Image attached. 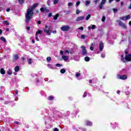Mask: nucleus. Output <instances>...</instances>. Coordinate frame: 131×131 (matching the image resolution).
Returning a JSON list of instances; mask_svg holds the SVG:
<instances>
[{"label":"nucleus","mask_w":131,"mask_h":131,"mask_svg":"<svg viewBox=\"0 0 131 131\" xmlns=\"http://www.w3.org/2000/svg\"><path fill=\"white\" fill-rule=\"evenodd\" d=\"M37 6H38V3H35L31 8H29L27 10V14L25 15L26 23H29L30 20L33 18V15H34L33 10L35 9L36 7H37Z\"/></svg>","instance_id":"f257e3e1"},{"label":"nucleus","mask_w":131,"mask_h":131,"mask_svg":"<svg viewBox=\"0 0 131 131\" xmlns=\"http://www.w3.org/2000/svg\"><path fill=\"white\" fill-rule=\"evenodd\" d=\"M48 28V25H45V29H43L44 32L45 33L47 34L48 35H51V28H52L51 26H49L48 27V29L47 30V29Z\"/></svg>","instance_id":"f03ea898"},{"label":"nucleus","mask_w":131,"mask_h":131,"mask_svg":"<svg viewBox=\"0 0 131 131\" xmlns=\"http://www.w3.org/2000/svg\"><path fill=\"white\" fill-rule=\"evenodd\" d=\"M60 29L61 30H62V31L67 32L69 31V30H70L71 28H70V27H69V26L66 25L61 27Z\"/></svg>","instance_id":"7ed1b4c3"},{"label":"nucleus","mask_w":131,"mask_h":131,"mask_svg":"<svg viewBox=\"0 0 131 131\" xmlns=\"http://www.w3.org/2000/svg\"><path fill=\"white\" fill-rule=\"evenodd\" d=\"M81 49H82V56H86V54H88V51L86 50V49H85V47L82 46L81 47Z\"/></svg>","instance_id":"20e7f679"},{"label":"nucleus","mask_w":131,"mask_h":131,"mask_svg":"<svg viewBox=\"0 0 131 131\" xmlns=\"http://www.w3.org/2000/svg\"><path fill=\"white\" fill-rule=\"evenodd\" d=\"M40 12H43V13H49V12H50V10H49V9L47 8V7L41 8L40 9Z\"/></svg>","instance_id":"39448f33"},{"label":"nucleus","mask_w":131,"mask_h":131,"mask_svg":"<svg viewBox=\"0 0 131 131\" xmlns=\"http://www.w3.org/2000/svg\"><path fill=\"white\" fill-rule=\"evenodd\" d=\"M117 22L119 23V25L121 26V27H122V28H126V26H125V24H124L122 21L117 20Z\"/></svg>","instance_id":"423d86ee"},{"label":"nucleus","mask_w":131,"mask_h":131,"mask_svg":"<svg viewBox=\"0 0 131 131\" xmlns=\"http://www.w3.org/2000/svg\"><path fill=\"white\" fill-rule=\"evenodd\" d=\"M118 78H119V79H122V80H124L127 79V76H126V75H124L122 76L119 75L118 76Z\"/></svg>","instance_id":"0eeeda50"},{"label":"nucleus","mask_w":131,"mask_h":131,"mask_svg":"<svg viewBox=\"0 0 131 131\" xmlns=\"http://www.w3.org/2000/svg\"><path fill=\"white\" fill-rule=\"evenodd\" d=\"M125 60L126 61H128V62H130V61H131V54L125 55Z\"/></svg>","instance_id":"6e6552de"},{"label":"nucleus","mask_w":131,"mask_h":131,"mask_svg":"<svg viewBox=\"0 0 131 131\" xmlns=\"http://www.w3.org/2000/svg\"><path fill=\"white\" fill-rule=\"evenodd\" d=\"M103 49H104V43H103L102 41H100L99 43V50L100 52L103 51Z\"/></svg>","instance_id":"1a4fd4ad"},{"label":"nucleus","mask_w":131,"mask_h":131,"mask_svg":"<svg viewBox=\"0 0 131 131\" xmlns=\"http://www.w3.org/2000/svg\"><path fill=\"white\" fill-rule=\"evenodd\" d=\"M84 19V16H79L76 19V21L77 22H79V21H82Z\"/></svg>","instance_id":"9d476101"},{"label":"nucleus","mask_w":131,"mask_h":131,"mask_svg":"<svg viewBox=\"0 0 131 131\" xmlns=\"http://www.w3.org/2000/svg\"><path fill=\"white\" fill-rule=\"evenodd\" d=\"M19 70H20V67H19L18 66H16L14 68V71H15V72H18Z\"/></svg>","instance_id":"9b49d317"},{"label":"nucleus","mask_w":131,"mask_h":131,"mask_svg":"<svg viewBox=\"0 0 131 131\" xmlns=\"http://www.w3.org/2000/svg\"><path fill=\"white\" fill-rule=\"evenodd\" d=\"M62 58L63 59V60H64V61H67L69 59V57L67 56H63L62 57Z\"/></svg>","instance_id":"f8f14e48"},{"label":"nucleus","mask_w":131,"mask_h":131,"mask_svg":"<svg viewBox=\"0 0 131 131\" xmlns=\"http://www.w3.org/2000/svg\"><path fill=\"white\" fill-rule=\"evenodd\" d=\"M85 122H86V125L92 126V122L90 121H86Z\"/></svg>","instance_id":"ddd939ff"},{"label":"nucleus","mask_w":131,"mask_h":131,"mask_svg":"<svg viewBox=\"0 0 131 131\" xmlns=\"http://www.w3.org/2000/svg\"><path fill=\"white\" fill-rule=\"evenodd\" d=\"M59 16H60V14H59L58 13H57L54 16L53 19L57 20V19H58V17H59Z\"/></svg>","instance_id":"4468645a"},{"label":"nucleus","mask_w":131,"mask_h":131,"mask_svg":"<svg viewBox=\"0 0 131 131\" xmlns=\"http://www.w3.org/2000/svg\"><path fill=\"white\" fill-rule=\"evenodd\" d=\"M48 100L49 101H53L54 100V96H50L48 97Z\"/></svg>","instance_id":"2eb2a0df"},{"label":"nucleus","mask_w":131,"mask_h":131,"mask_svg":"<svg viewBox=\"0 0 131 131\" xmlns=\"http://www.w3.org/2000/svg\"><path fill=\"white\" fill-rule=\"evenodd\" d=\"M7 74H8L9 75H12V74H13V72H12V70L9 69V70L7 71Z\"/></svg>","instance_id":"dca6fc26"},{"label":"nucleus","mask_w":131,"mask_h":131,"mask_svg":"<svg viewBox=\"0 0 131 131\" xmlns=\"http://www.w3.org/2000/svg\"><path fill=\"white\" fill-rule=\"evenodd\" d=\"M13 57L15 60H18V59H19V56L18 55V54H14Z\"/></svg>","instance_id":"f3484780"},{"label":"nucleus","mask_w":131,"mask_h":131,"mask_svg":"<svg viewBox=\"0 0 131 131\" xmlns=\"http://www.w3.org/2000/svg\"><path fill=\"white\" fill-rule=\"evenodd\" d=\"M0 72L1 73V74H6V71H5V70L4 69V68H2L1 69Z\"/></svg>","instance_id":"a211bd4d"},{"label":"nucleus","mask_w":131,"mask_h":131,"mask_svg":"<svg viewBox=\"0 0 131 131\" xmlns=\"http://www.w3.org/2000/svg\"><path fill=\"white\" fill-rule=\"evenodd\" d=\"M0 39L2 40V41H4V42H7V40L4 37H1Z\"/></svg>","instance_id":"6ab92c4d"},{"label":"nucleus","mask_w":131,"mask_h":131,"mask_svg":"<svg viewBox=\"0 0 131 131\" xmlns=\"http://www.w3.org/2000/svg\"><path fill=\"white\" fill-rule=\"evenodd\" d=\"M84 60L85 62H90V60H91V59L88 56H86L84 58Z\"/></svg>","instance_id":"aec40b11"},{"label":"nucleus","mask_w":131,"mask_h":131,"mask_svg":"<svg viewBox=\"0 0 131 131\" xmlns=\"http://www.w3.org/2000/svg\"><path fill=\"white\" fill-rule=\"evenodd\" d=\"M65 72H66V70H65V69H61L60 70V73H61V74H64Z\"/></svg>","instance_id":"412c9836"},{"label":"nucleus","mask_w":131,"mask_h":131,"mask_svg":"<svg viewBox=\"0 0 131 131\" xmlns=\"http://www.w3.org/2000/svg\"><path fill=\"white\" fill-rule=\"evenodd\" d=\"M118 127V125L116 123H115L114 124H113V128H114V129H115V128H116V127Z\"/></svg>","instance_id":"4be33fe9"},{"label":"nucleus","mask_w":131,"mask_h":131,"mask_svg":"<svg viewBox=\"0 0 131 131\" xmlns=\"http://www.w3.org/2000/svg\"><path fill=\"white\" fill-rule=\"evenodd\" d=\"M42 32V31L40 30H38L36 32L35 35H37V34H41V33Z\"/></svg>","instance_id":"5701e85b"},{"label":"nucleus","mask_w":131,"mask_h":131,"mask_svg":"<svg viewBox=\"0 0 131 131\" xmlns=\"http://www.w3.org/2000/svg\"><path fill=\"white\" fill-rule=\"evenodd\" d=\"M28 64H32V59L30 58L28 60Z\"/></svg>","instance_id":"b1692460"},{"label":"nucleus","mask_w":131,"mask_h":131,"mask_svg":"<svg viewBox=\"0 0 131 131\" xmlns=\"http://www.w3.org/2000/svg\"><path fill=\"white\" fill-rule=\"evenodd\" d=\"M3 24H6V25H10V23H8V20H4L3 21Z\"/></svg>","instance_id":"393cba45"},{"label":"nucleus","mask_w":131,"mask_h":131,"mask_svg":"<svg viewBox=\"0 0 131 131\" xmlns=\"http://www.w3.org/2000/svg\"><path fill=\"white\" fill-rule=\"evenodd\" d=\"M104 4H102V3H100V4L99 6V9H100V10H102V9H103V6Z\"/></svg>","instance_id":"a878e982"},{"label":"nucleus","mask_w":131,"mask_h":131,"mask_svg":"<svg viewBox=\"0 0 131 131\" xmlns=\"http://www.w3.org/2000/svg\"><path fill=\"white\" fill-rule=\"evenodd\" d=\"M47 62H50V61H52V58L51 57H48L47 58Z\"/></svg>","instance_id":"bb28decb"},{"label":"nucleus","mask_w":131,"mask_h":131,"mask_svg":"<svg viewBox=\"0 0 131 131\" xmlns=\"http://www.w3.org/2000/svg\"><path fill=\"white\" fill-rule=\"evenodd\" d=\"M125 20H128V19L130 18V15H128L125 16Z\"/></svg>","instance_id":"cd10ccee"},{"label":"nucleus","mask_w":131,"mask_h":131,"mask_svg":"<svg viewBox=\"0 0 131 131\" xmlns=\"http://www.w3.org/2000/svg\"><path fill=\"white\" fill-rule=\"evenodd\" d=\"M86 96H88V92H85L83 95V98H85L86 97Z\"/></svg>","instance_id":"c85d7f7f"},{"label":"nucleus","mask_w":131,"mask_h":131,"mask_svg":"<svg viewBox=\"0 0 131 131\" xmlns=\"http://www.w3.org/2000/svg\"><path fill=\"white\" fill-rule=\"evenodd\" d=\"M18 3L20 5H23V4H24V0H18Z\"/></svg>","instance_id":"c756f323"},{"label":"nucleus","mask_w":131,"mask_h":131,"mask_svg":"<svg viewBox=\"0 0 131 131\" xmlns=\"http://www.w3.org/2000/svg\"><path fill=\"white\" fill-rule=\"evenodd\" d=\"M59 3V0H54L53 4L54 5H57Z\"/></svg>","instance_id":"7c9ffc66"},{"label":"nucleus","mask_w":131,"mask_h":131,"mask_svg":"<svg viewBox=\"0 0 131 131\" xmlns=\"http://www.w3.org/2000/svg\"><path fill=\"white\" fill-rule=\"evenodd\" d=\"M91 18V14H88L86 17V20H89Z\"/></svg>","instance_id":"2f4dec72"},{"label":"nucleus","mask_w":131,"mask_h":131,"mask_svg":"<svg viewBox=\"0 0 131 131\" xmlns=\"http://www.w3.org/2000/svg\"><path fill=\"white\" fill-rule=\"evenodd\" d=\"M120 20H123V21L125 20V16L120 17Z\"/></svg>","instance_id":"473e14b6"},{"label":"nucleus","mask_w":131,"mask_h":131,"mask_svg":"<svg viewBox=\"0 0 131 131\" xmlns=\"http://www.w3.org/2000/svg\"><path fill=\"white\" fill-rule=\"evenodd\" d=\"M86 36H85V35H81V38L82 39H85Z\"/></svg>","instance_id":"72a5a7b5"},{"label":"nucleus","mask_w":131,"mask_h":131,"mask_svg":"<svg viewBox=\"0 0 131 131\" xmlns=\"http://www.w3.org/2000/svg\"><path fill=\"white\" fill-rule=\"evenodd\" d=\"M55 65L57 67H62V64L60 63H56Z\"/></svg>","instance_id":"f704fd0d"},{"label":"nucleus","mask_w":131,"mask_h":131,"mask_svg":"<svg viewBox=\"0 0 131 131\" xmlns=\"http://www.w3.org/2000/svg\"><path fill=\"white\" fill-rule=\"evenodd\" d=\"M76 77H79V76H80V73H77L75 75Z\"/></svg>","instance_id":"c9c22d12"},{"label":"nucleus","mask_w":131,"mask_h":131,"mask_svg":"<svg viewBox=\"0 0 131 131\" xmlns=\"http://www.w3.org/2000/svg\"><path fill=\"white\" fill-rule=\"evenodd\" d=\"M106 0H102L101 4H102L103 5L105 4L106 3Z\"/></svg>","instance_id":"e433bc0d"},{"label":"nucleus","mask_w":131,"mask_h":131,"mask_svg":"<svg viewBox=\"0 0 131 131\" xmlns=\"http://www.w3.org/2000/svg\"><path fill=\"white\" fill-rule=\"evenodd\" d=\"M105 19H106V17H105V16H103V17H102V19H101V21H102V22H105Z\"/></svg>","instance_id":"4c0bfd02"},{"label":"nucleus","mask_w":131,"mask_h":131,"mask_svg":"<svg viewBox=\"0 0 131 131\" xmlns=\"http://www.w3.org/2000/svg\"><path fill=\"white\" fill-rule=\"evenodd\" d=\"M121 61L123 62V63H125V58H124V57L122 58Z\"/></svg>","instance_id":"58836bf2"},{"label":"nucleus","mask_w":131,"mask_h":131,"mask_svg":"<svg viewBox=\"0 0 131 131\" xmlns=\"http://www.w3.org/2000/svg\"><path fill=\"white\" fill-rule=\"evenodd\" d=\"M100 2V0H94V3L95 4H98Z\"/></svg>","instance_id":"ea45409f"},{"label":"nucleus","mask_w":131,"mask_h":131,"mask_svg":"<svg viewBox=\"0 0 131 131\" xmlns=\"http://www.w3.org/2000/svg\"><path fill=\"white\" fill-rule=\"evenodd\" d=\"M72 5H73V4L71 2L69 3L68 4V7H71V6H72Z\"/></svg>","instance_id":"a19ab883"},{"label":"nucleus","mask_w":131,"mask_h":131,"mask_svg":"<svg viewBox=\"0 0 131 131\" xmlns=\"http://www.w3.org/2000/svg\"><path fill=\"white\" fill-rule=\"evenodd\" d=\"M91 4V2H90V1H86V2H85V5H86V6H88V5H89V4Z\"/></svg>","instance_id":"79ce46f5"},{"label":"nucleus","mask_w":131,"mask_h":131,"mask_svg":"<svg viewBox=\"0 0 131 131\" xmlns=\"http://www.w3.org/2000/svg\"><path fill=\"white\" fill-rule=\"evenodd\" d=\"M76 13L77 15H78V14H79V13H80V11H79V9H77L76 11Z\"/></svg>","instance_id":"37998d69"},{"label":"nucleus","mask_w":131,"mask_h":131,"mask_svg":"<svg viewBox=\"0 0 131 131\" xmlns=\"http://www.w3.org/2000/svg\"><path fill=\"white\" fill-rule=\"evenodd\" d=\"M35 39L37 40V41L39 40V39L37 37V35H35Z\"/></svg>","instance_id":"c03bdc74"},{"label":"nucleus","mask_w":131,"mask_h":131,"mask_svg":"<svg viewBox=\"0 0 131 131\" xmlns=\"http://www.w3.org/2000/svg\"><path fill=\"white\" fill-rule=\"evenodd\" d=\"M80 5V2L77 1V3H76V6H79Z\"/></svg>","instance_id":"a18cd8bd"},{"label":"nucleus","mask_w":131,"mask_h":131,"mask_svg":"<svg viewBox=\"0 0 131 131\" xmlns=\"http://www.w3.org/2000/svg\"><path fill=\"white\" fill-rule=\"evenodd\" d=\"M92 29H95L96 28V25H92V27H91Z\"/></svg>","instance_id":"49530a36"},{"label":"nucleus","mask_w":131,"mask_h":131,"mask_svg":"<svg viewBox=\"0 0 131 131\" xmlns=\"http://www.w3.org/2000/svg\"><path fill=\"white\" fill-rule=\"evenodd\" d=\"M37 24H38L39 25H40V24H41V21L40 20L37 21Z\"/></svg>","instance_id":"de8ad7c7"},{"label":"nucleus","mask_w":131,"mask_h":131,"mask_svg":"<svg viewBox=\"0 0 131 131\" xmlns=\"http://www.w3.org/2000/svg\"><path fill=\"white\" fill-rule=\"evenodd\" d=\"M113 11H114V12H117V9H116V8H114L113 9Z\"/></svg>","instance_id":"09e8293b"},{"label":"nucleus","mask_w":131,"mask_h":131,"mask_svg":"<svg viewBox=\"0 0 131 131\" xmlns=\"http://www.w3.org/2000/svg\"><path fill=\"white\" fill-rule=\"evenodd\" d=\"M78 29H80V30H83V27H80V28H78Z\"/></svg>","instance_id":"8fccbe9b"},{"label":"nucleus","mask_w":131,"mask_h":131,"mask_svg":"<svg viewBox=\"0 0 131 131\" xmlns=\"http://www.w3.org/2000/svg\"><path fill=\"white\" fill-rule=\"evenodd\" d=\"M52 13H50L48 14V17H52Z\"/></svg>","instance_id":"3c124183"},{"label":"nucleus","mask_w":131,"mask_h":131,"mask_svg":"<svg viewBox=\"0 0 131 131\" xmlns=\"http://www.w3.org/2000/svg\"><path fill=\"white\" fill-rule=\"evenodd\" d=\"M52 33H53L54 34H56V33H57V31L56 30L53 31Z\"/></svg>","instance_id":"603ef678"},{"label":"nucleus","mask_w":131,"mask_h":131,"mask_svg":"<svg viewBox=\"0 0 131 131\" xmlns=\"http://www.w3.org/2000/svg\"><path fill=\"white\" fill-rule=\"evenodd\" d=\"M64 53H65L66 54H69V51H68V50H66V51H64Z\"/></svg>","instance_id":"864d4df0"},{"label":"nucleus","mask_w":131,"mask_h":131,"mask_svg":"<svg viewBox=\"0 0 131 131\" xmlns=\"http://www.w3.org/2000/svg\"><path fill=\"white\" fill-rule=\"evenodd\" d=\"M27 30H28V31H29V30H30V27H27Z\"/></svg>","instance_id":"5fc2aeb1"},{"label":"nucleus","mask_w":131,"mask_h":131,"mask_svg":"<svg viewBox=\"0 0 131 131\" xmlns=\"http://www.w3.org/2000/svg\"><path fill=\"white\" fill-rule=\"evenodd\" d=\"M54 131H59V129L58 128H55Z\"/></svg>","instance_id":"6e6d98bb"},{"label":"nucleus","mask_w":131,"mask_h":131,"mask_svg":"<svg viewBox=\"0 0 131 131\" xmlns=\"http://www.w3.org/2000/svg\"><path fill=\"white\" fill-rule=\"evenodd\" d=\"M81 129L82 131H86V129L85 128H82Z\"/></svg>","instance_id":"4d7b16f0"},{"label":"nucleus","mask_w":131,"mask_h":131,"mask_svg":"<svg viewBox=\"0 0 131 131\" xmlns=\"http://www.w3.org/2000/svg\"><path fill=\"white\" fill-rule=\"evenodd\" d=\"M128 8L129 10H131V3H130V5L128 6Z\"/></svg>","instance_id":"13d9d810"},{"label":"nucleus","mask_w":131,"mask_h":131,"mask_svg":"<svg viewBox=\"0 0 131 131\" xmlns=\"http://www.w3.org/2000/svg\"><path fill=\"white\" fill-rule=\"evenodd\" d=\"M90 50H91V51H94V47H90Z\"/></svg>","instance_id":"bf43d9fd"},{"label":"nucleus","mask_w":131,"mask_h":131,"mask_svg":"<svg viewBox=\"0 0 131 131\" xmlns=\"http://www.w3.org/2000/svg\"><path fill=\"white\" fill-rule=\"evenodd\" d=\"M10 8H7V9H6V12H10Z\"/></svg>","instance_id":"052dcab7"},{"label":"nucleus","mask_w":131,"mask_h":131,"mask_svg":"<svg viewBox=\"0 0 131 131\" xmlns=\"http://www.w3.org/2000/svg\"><path fill=\"white\" fill-rule=\"evenodd\" d=\"M21 60L22 61H25V57H21Z\"/></svg>","instance_id":"680f3d73"},{"label":"nucleus","mask_w":131,"mask_h":131,"mask_svg":"<svg viewBox=\"0 0 131 131\" xmlns=\"http://www.w3.org/2000/svg\"><path fill=\"white\" fill-rule=\"evenodd\" d=\"M6 31H7V32L10 31V29L9 28H6Z\"/></svg>","instance_id":"e2e57ef3"},{"label":"nucleus","mask_w":131,"mask_h":131,"mask_svg":"<svg viewBox=\"0 0 131 131\" xmlns=\"http://www.w3.org/2000/svg\"><path fill=\"white\" fill-rule=\"evenodd\" d=\"M102 58H105V54H101Z\"/></svg>","instance_id":"0e129e2a"},{"label":"nucleus","mask_w":131,"mask_h":131,"mask_svg":"<svg viewBox=\"0 0 131 131\" xmlns=\"http://www.w3.org/2000/svg\"><path fill=\"white\" fill-rule=\"evenodd\" d=\"M60 54H61V55H63V51L60 50Z\"/></svg>","instance_id":"69168bd1"},{"label":"nucleus","mask_w":131,"mask_h":131,"mask_svg":"<svg viewBox=\"0 0 131 131\" xmlns=\"http://www.w3.org/2000/svg\"><path fill=\"white\" fill-rule=\"evenodd\" d=\"M32 43H35V41H34V39L32 40Z\"/></svg>","instance_id":"338daca9"},{"label":"nucleus","mask_w":131,"mask_h":131,"mask_svg":"<svg viewBox=\"0 0 131 131\" xmlns=\"http://www.w3.org/2000/svg\"><path fill=\"white\" fill-rule=\"evenodd\" d=\"M117 93H118V94H119L120 93V91L118 90V91H117Z\"/></svg>","instance_id":"774afa93"}]
</instances>
